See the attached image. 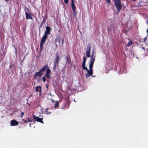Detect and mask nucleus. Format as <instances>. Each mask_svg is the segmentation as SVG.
Here are the masks:
<instances>
[{
	"mask_svg": "<svg viewBox=\"0 0 148 148\" xmlns=\"http://www.w3.org/2000/svg\"><path fill=\"white\" fill-rule=\"evenodd\" d=\"M60 41H61V40L60 39L59 37L58 38H56V39L55 40V43H57V42H58L59 45L60 44Z\"/></svg>",
	"mask_w": 148,
	"mask_h": 148,
	"instance_id": "18",
	"label": "nucleus"
},
{
	"mask_svg": "<svg viewBox=\"0 0 148 148\" xmlns=\"http://www.w3.org/2000/svg\"><path fill=\"white\" fill-rule=\"evenodd\" d=\"M106 1L107 3L109 4L110 3V0H105Z\"/></svg>",
	"mask_w": 148,
	"mask_h": 148,
	"instance_id": "26",
	"label": "nucleus"
},
{
	"mask_svg": "<svg viewBox=\"0 0 148 148\" xmlns=\"http://www.w3.org/2000/svg\"><path fill=\"white\" fill-rule=\"evenodd\" d=\"M46 30L44 34L46 35L49 34L50 33V32L51 30V28L49 26H47L46 28Z\"/></svg>",
	"mask_w": 148,
	"mask_h": 148,
	"instance_id": "9",
	"label": "nucleus"
},
{
	"mask_svg": "<svg viewBox=\"0 0 148 148\" xmlns=\"http://www.w3.org/2000/svg\"><path fill=\"white\" fill-rule=\"evenodd\" d=\"M25 14L26 19H30L33 20V18L32 16V14L31 13L29 12H25Z\"/></svg>",
	"mask_w": 148,
	"mask_h": 148,
	"instance_id": "10",
	"label": "nucleus"
},
{
	"mask_svg": "<svg viewBox=\"0 0 148 148\" xmlns=\"http://www.w3.org/2000/svg\"><path fill=\"white\" fill-rule=\"evenodd\" d=\"M71 6L73 12V16L74 17H76V7L74 3V0H71Z\"/></svg>",
	"mask_w": 148,
	"mask_h": 148,
	"instance_id": "6",
	"label": "nucleus"
},
{
	"mask_svg": "<svg viewBox=\"0 0 148 148\" xmlns=\"http://www.w3.org/2000/svg\"><path fill=\"white\" fill-rule=\"evenodd\" d=\"M86 61V59L85 57H83V61L82 63V66L83 69L86 67L85 66V64Z\"/></svg>",
	"mask_w": 148,
	"mask_h": 148,
	"instance_id": "15",
	"label": "nucleus"
},
{
	"mask_svg": "<svg viewBox=\"0 0 148 148\" xmlns=\"http://www.w3.org/2000/svg\"><path fill=\"white\" fill-rule=\"evenodd\" d=\"M69 106H70V103L67 101H66V103L65 104L66 108L67 109L68 108Z\"/></svg>",
	"mask_w": 148,
	"mask_h": 148,
	"instance_id": "19",
	"label": "nucleus"
},
{
	"mask_svg": "<svg viewBox=\"0 0 148 148\" xmlns=\"http://www.w3.org/2000/svg\"><path fill=\"white\" fill-rule=\"evenodd\" d=\"M66 61L67 63H68L69 64H71V62L69 55H68V56L66 57Z\"/></svg>",
	"mask_w": 148,
	"mask_h": 148,
	"instance_id": "13",
	"label": "nucleus"
},
{
	"mask_svg": "<svg viewBox=\"0 0 148 148\" xmlns=\"http://www.w3.org/2000/svg\"><path fill=\"white\" fill-rule=\"evenodd\" d=\"M64 40L63 39H62V43L63 44V43Z\"/></svg>",
	"mask_w": 148,
	"mask_h": 148,
	"instance_id": "29",
	"label": "nucleus"
},
{
	"mask_svg": "<svg viewBox=\"0 0 148 148\" xmlns=\"http://www.w3.org/2000/svg\"><path fill=\"white\" fill-rule=\"evenodd\" d=\"M48 68V66L47 65H45L38 72L36 73L34 75L33 77L34 79L37 78L38 77H40L44 73V72Z\"/></svg>",
	"mask_w": 148,
	"mask_h": 148,
	"instance_id": "2",
	"label": "nucleus"
},
{
	"mask_svg": "<svg viewBox=\"0 0 148 148\" xmlns=\"http://www.w3.org/2000/svg\"><path fill=\"white\" fill-rule=\"evenodd\" d=\"M52 102H55V101L53 100H52Z\"/></svg>",
	"mask_w": 148,
	"mask_h": 148,
	"instance_id": "32",
	"label": "nucleus"
},
{
	"mask_svg": "<svg viewBox=\"0 0 148 148\" xmlns=\"http://www.w3.org/2000/svg\"><path fill=\"white\" fill-rule=\"evenodd\" d=\"M146 23H147V25H148V21H147L146 22Z\"/></svg>",
	"mask_w": 148,
	"mask_h": 148,
	"instance_id": "34",
	"label": "nucleus"
},
{
	"mask_svg": "<svg viewBox=\"0 0 148 148\" xmlns=\"http://www.w3.org/2000/svg\"><path fill=\"white\" fill-rule=\"evenodd\" d=\"M26 9H27V11H29L28 8H26Z\"/></svg>",
	"mask_w": 148,
	"mask_h": 148,
	"instance_id": "33",
	"label": "nucleus"
},
{
	"mask_svg": "<svg viewBox=\"0 0 148 148\" xmlns=\"http://www.w3.org/2000/svg\"><path fill=\"white\" fill-rule=\"evenodd\" d=\"M114 5L117 11V14H118L119 12L121 10L122 6L121 4V0H114Z\"/></svg>",
	"mask_w": 148,
	"mask_h": 148,
	"instance_id": "4",
	"label": "nucleus"
},
{
	"mask_svg": "<svg viewBox=\"0 0 148 148\" xmlns=\"http://www.w3.org/2000/svg\"><path fill=\"white\" fill-rule=\"evenodd\" d=\"M48 37V36L45 34H44L43 37L42 38V39L40 42V51H42L43 49V45L45 42L47 38Z\"/></svg>",
	"mask_w": 148,
	"mask_h": 148,
	"instance_id": "5",
	"label": "nucleus"
},
{
	"mask_svg": "<svg viewBox=\"0 0 148 148\" xmlns=\"http://www.w3.org/2000/svg\"><path fill=\"white\" fill-rule=\"evenodd\" d=\"M147 36H148V35H147Z\"/></svg>",
	"mask_w": 148,
	"mask_h": 148,
	"instance_id": "39",
	"label": "nucleus"
},
{
	"mask_svg": "<svg viewBox=\"0 0 148 148\" xmlns=\"http://www.w3.org/2000/svg\"><path fill=\"white\" fill-rule=\"evenodd\" d=\"M58 52L56 55V57L54 60H53V69L54 71H55L57 66H59V62L60 60V57L58 55Z\"/></svg>",
	"mask_w": 148,
	"mask_h": 148,
	"instance_id": "3",
	"label": "nucleus"
},
{
	"mask_svg": "<svg viewBox=\"0 0 148 148\" xmlns=\"http://www.w3.org/2000/svg\"><path fill=\"white\" fill-rule=\"evenodd\" d=\"M49 109V108H47L45 110V112L46 114H50L51 112H49L48 111V110Z\"/></svg>",
	"mask_w": 148,
	"mask_h": 148,
	"instance_id": "22",
	"label": "nucleus"
},
{
	"mask_svg": "<svg viewBox=\"0 0 148 148\" xmlns=\"http://www.w3.org/2000/svg\"><path fill=\"white\" fill-rule=\"evenodd\" d=\"M33 118L35 121L43 123L42 118H40L38 116H36L35 115L33 116Z\"/></svg>",
	"mask_w": 148,
	"mask_h": 148,
	"instance_id": "8",
	"label": "nucleus"
},
{
	"mask_svg": "<svg viewBox=\"0 0 148 148\" xmlns=\"http://www.w3.org/2000/svg\"><path fill=\"white\" fill-rule=\"evenodd\" d=\"M146 37H145V38H144V41H143V42H145V40H146Z\"/></svg>",
	"mask_w": 148,
	"mask_h": 148,
	"instance_id": "30",
	"label": "nucleus"
},
{
	"mask_svg": "<svg viewBox=\"0 0 148 148\" xmlns=\"http://www.w3.org/2000/svg\"><path fill=\"white\" fill-rule=\"evenodd\" d=\"M6 1H7L8 0H5Z\"/></svg>",
	"mask_w": 148,
	"mask_h": 148,
	"instance_id": "38",
	"label": "nucleus"
},
{
	"mask_svg": "<svg viewBox=\"0 0 148 148\" xmlns=\"http://www.w3.org/2000/svg\"><path fill=\"white\" fill-rule=\"evenodd\" d=\"M45 76H43L42 77V79L44 82H45L46 81V79Z\"/></svg>",
	"mask_w": 148,
	"mask_h": 148,
	"instance_id": "23",
	"label": "nucleus"
},
{
	"mask_svg": "<svg viewBox=\"0 0 148 148\" xmlns=\"http://www.w3.org/2000/svg\"><path fill=\"white\" fill-rule=\"evenodd\" d=\"M24 114V112H21V114L20 115V117L21 118H22L23 117Z\"/></svg>",
	"mask_w": 148,
	"mask_h": 148,
	"instance_id": "24",
	"label": "nucleus"
},
{
	"mask_svg": "<svg viewBox=\"0 0 148 148\" xmlns=\"http://www.w3.org/2000/svg\"><path fill=\"white\" fill-rule=\"evenodd\" d=\"M31 124H29V125H30V127H31Z\"/></svg>",
	"mask_w": 148,
	"mask_h": 148,
	"instance_id": "37",
	"label": "nucleus"
},
{
	"mask_svg": "<svg viewBox=\"0 0 148 148\" xmlns=\"http://www.w3.org/2000/svg\"><path fill=\"white\" fill-rule=\"evenodd\" d=\"M42 91V87L41 86H37L36 87V92H40V94H41V92Z\"/></svg>",
	"mask_w": 148,
	"mask_h": 148,
	"instance_id": "14",
	"label": "nucleus"
},
{
	"mask_svg": "<svg viewBox=\"0 0 148 148\" xmlns=\"http://www.w3.org/2000/svg\"><path fill=\"white\" fill-rule=\"evenodd\" d=\"M88 48L86 51V55L88 57H90V46L89 44L88 45Z\"/></svg>",
	"mask_w": 148,
	"mask_h": 148,
	"instance_id": "11",
	"label": "nucleus"
},
{
	"mask_svg": "<svg viewBox=\"0 0 148 148\" xmlns=\"http://www.w3.org/2000/svg\"><path fill=\"white\" fill-rule=\"evenodd\" d=\"M132 0L133 1H136V0Z\"/></svg>",
	"mask_w": 148,
	"mask_h": 148,
	"instance_id": "36",
	"label": "nucleus"
},
{
	"mask_svg": "<svg viewBox=\"0 0 148 148\" xmlns=\"http://www.w3.org/2000/svg\"><path fill=\"white\" fill-rule=\"evenodd\" d=\"M51 73V70L48 68L46 69V73L45 75V76L48 79H50L51 78L50 73Z\"/></svg>",
	"mask_w": 148,
	"mask_h": 148,
	"instance_id": "7",
	"label": "nucleus"
},
{
	"mask_svg": "<svg viewBox=\"0 0 148 148\" xmlns=\"http://www.w3.org/2000/svg\"><path fill=\"white\" fill-rule=\"evenodd\" d=\"M94 50H93L91 57L90 59L89 60L90 62L89 66L90 70L88 69L87 67L83 69L86 70L87 71V73L85 75L86 77H88L92 75L93 73L92 68L93 64L95 59V55L94 54Z\"/></svg>",
	"mask_w": 148,
	"mask_h": 148,
	"instance_id": "1",
	"label": "nucleus"
},
{
	"mask_svg": "<svg viewBox=\"0 0 148 148\" xmlns=\"http://www.w3.org/2000/svg\"><path fill=\"white\" fill-rule=\"evenodd\" d=\"M59 105V102L58 101H56L55 102V105L54 106V108H56L58 107Z\"/></svg>",
	"mask_w": 148,
	"mask_h": 148,
	"instance_id": "16",
	"label": "nucleus"
},
{
	"mask_svg": "<svg viewBox=\"0 0 148 148\" xmlns=\"http://www.w3.org/2000/svg\"><path fill=\"white\" fill-rule=\"evenodd\" d=\"M15 51H15V53L16 54H17V49H16V48L15 47Z\"/></svg>",
	"mask_w": 148,
	"mask_h": 148,
	"instance_id": "28",
	"label": "nucleus"
},
{
	"mask_svg": "<svg viewBox=\"0 0 148 148\" xmlns=\"http://www.w3.org/2000/svg\"><path fill=\"white\" fill-rule=\"evenodd\" d=\"M27 119L28 120V121H29V122H31L32 121V120L29 119V117L27 118Z\"/></svg>",
	"mask_w": 148,
	"mask_h": 148,
	"instance_id": "27",
	"label": "nucleus"
},
{
	"mask_svg": "<svg viewBox=\"0 0 148 148\" xmlns=\"http://www.w3.org/2000/svg\"><path fill=\"white\" fill-rule=\"evenodd\" d=\"M28 121H27L26 120H25L24 119H22V120L21 121V123L22 124H24L25 123H27Z\"/></svg>",
	"mask_w": 148,
	"mask_h": 148,
	"instance_id": "20",
	"label": "nucleus"
},
{
	"mask_svg": "<svg viewBox=\"0 0 148 148\" xmlns=\"http://www.w3.org/2000/svg\"><path fill=\"white\" fill-rule=\"evenodd\" d=\"M64 1L66 4H68L69 3V0H64Z\"/></svg>",
	"mask_w": 148,
	"mask_h": 148,
	"instance_id": "25",
	"label": "nucleus"
},
{
	"mask_svg": "<svg viewBox=\"0 0 148 148\" xmlns=\"http://www.w3.org/2000/svg\"><path fill=\"white\" fill-rule=\"evenodd\" d=\"M132 44V41H130L128 42L127 43V45H126L127 46H130Z\"/></svg>",
	"mask_w": 148,
	"mask_h": 148,
	"instance_id": "21",
	"label": "nucleus"
},
{
	"mask_svg": "<svg viewBox=\"0 0 148 148\" xmlns=\"http://www.w3.org/2000/svg\"><path fill=\"white\" fill-rule=\"evenodd\" d=\"M45 17H44V18H43V20L42 21V22L41 23L40 25L39 26V27L40 28L42 27V25L43 24L45 23Z\"/></svg>",
	"mask_w": 148,
	"mask_h": 148,
	"instance_id": "17",
	"label": "nucleus"
},
{
	"mask_svg": "<svg viewBox=\"0 0 148 148\" xmlns=\"http://www.w3.org/2000/svg\"><path fill=\"white\" fill-rule=\"evenodd\" d=\"M147 34H148V28L147 29Z\"/></svg>",
	"mask_w": 148,
	"mask_h": 148,
	"instance_id": "35",
	"label": "nucleus"
},
{
	"mask_svg": "<svg viewBox=\"0 0 148 148\" xmlns=\"http://www.w3.org/2000/svg\"><path fill=\"white\" fill-rule=\"evenodd\" d=\"M48 86L47 84L46 85V87L47 88H48Z\"/></svg>",
	"mask_w": 148,
	"mask_h": 148,
	"instance_id": "31",
	"label": "nucleus"
},
{
	"mask_svg": "<svg viewBox=\"0 0 148 148\" xmlns=\"http://www.w3.org/2000/svg\"><path fill=\"white\" fill-rule=\"evenodd\" d=\"M18 124V122L16 120L14 119L11 120L10 122V125L12 126L17 125Z\"/></svg>",
	"mask_w": 148,
	"mask_h": 148,
	"instance_id": "12",
	"label": "nucleus"
}]
</instances>
